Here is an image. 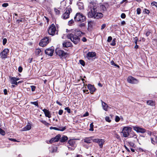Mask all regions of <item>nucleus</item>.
<instances>
[{"instance_id":"nucleus-44","label":"nucleus","mask_w":157,"mask_h":157,"mask_svg":"<svg viewBox=\"0 0 157 157\" xmlns=\"http://www.w3.org/2000/svg\"><path fill=\"white\" fill-rule=\"evenodd\" d=\"M74 23V21L73 20L71 19L68 21V24L69 25H71Z\"/></svg>"},{"instance_id":"nucleus-29","label":"nucleus","mask_w":157,"mask_h":157,"mask_svg":"<svg viewBox=\"0 0 157 157\" xmlns=\"http://www.w3.org/2000/svg\"><path fill=\"white\" fill-rule=\"evenodd\" d=\"M31 126L30 124H27L26 126L23 128V131H25L29 130L31 129Z\"/></svg>"},{"instance_id":"nucleus-55","label":"nucleus","mask_w":157,"mask_h":157,"mask_svg":"<svg viewBox=\"0 0 157 157\" xmlns=\"http://www.w3.org/2000/svg\"><path fill=\"white\" fill-rule=\"evenodd\" d=\"M63 112V110L60 109L59 110L58 113L59 115H61L62 114Z\"/></svg>"},{"instance_id":"nucleus-61","label":"nucleus","mask_w":157,"mask_h":157,"mask_svg":"<svg viewBox=\"0 0 157 157\" xmlns=\"http://www.w3.org/2000/svg\"><path fill=\"white\" fill-rule=\"evenodd\" d=\"M55 11L56 14H59L60 13V11L56 9H55Z\"/></svg>"},{"instance_id":"nucleus-2","label":"nucleus","mask_w":157,"mask_h":157,"mask_svg":"<svg viewBox=\"0 0 157 157\" xmlns=\"http://www.w3.org/2000/svg\"><path fill=\"white\" fill-rule=\"evenodd\" d=\"M84 33L79 30L75 31V34L72 33L68 34L67 36V37L68 39L71 40L75 44H77L80 41V39L79 38V36H81L83 35Z\"/></svg>"},{"instance_id":"nucleus-45","label":"nucleus","mask_w":157,"mask_h":157,"mask_svg":"<svg viewBox=\"0 0 157 157\" xmlns=\"http://www.w3.org/2000/svg\"><path fill=\"white\" fill-rule=\"evenodd\" d=\"M7 41V40L6 38H4L3 40V44L5 45L6 44Z\"/></svg>"},{"instance_id":"nucleus-35","label":"nucleus","mask_w":157,"mask_h":157,"mask_svg":"<svg viewBox=\"0 0 157 157\" xmlns=\"http://www.w3.org/2000/svg\"><path fill=\"white\" fill-rule=\"evenodd\" d=\"M101 9L104 11H105L106 10V6L104 5H102L101 6Z\"/></svg>"},{"instance_id":"nucleus-16","label":"nucleus","mask_w":157,"mask_h":157,"mask_svg":"<svg viewBox=\"0 0 157 157\" xmlns=\"http://www.w3.org/2000/svg\"><path fill=\"white\" fill-rule=\"evenodd\" d=\"M60 135L59 134L56 136L54 138H53L50 140L49 141L50 143L51 144L53 142L58 141L60 139Z\"/></svg>"},{"instance_id":"nucleus-10","label":"nucleus","mask_w":157,"mask_h":157,"mask_svg":"<svg viewBox=\"0 0 157 157\" xmlns=\"http://www.w3.org/2000/svg\"><path fill=\"white\" fill-rule=\"evenodd\" d=\"M133 128L135 131L138 133H143L146 132L145 129L137 126H133Z\"/></svg>"},{"instance_id":"nucleus-12","label":"nucleus","mask_w":157,"mask_h":157,"mask_svg":"<svg viewBox=\"0 0 157 157\" xmlns=\"http://www.w3.org/2000/svg\"><path fill=\"white\" fill-rule=\"evenodd\" d=\"M128 82L132 84H137L138 82V80L131 76H129L127 79Z\"/></svg>"},{"instance_id":"nucleus-6","label":"nucleus","mask_w":157,"mask_h":157,"mask_svg":"<svg viewBox=\"0 0 157 157\" xmlns=\"http://www.w3.org/2000/svg\"><path fill=\"white\" fill-rule=\"evenodd\" d=\"M67 145L69 149L71 148V150H74L76 146L75 140L70 139L68 141Z\"/></svg>"},{"instance_id":"nucleus-3","label":"nucleus","mask_w":157,"mask_h":157,"mask_svg":"<svg viewBox=\"0 0 157 157\" xmlns=\"http://www.w3.org/2000/svg\"><path fill=\"white\" fill-rule=\"evenodd\" d=\"M74 18L75 21L82 22L85 21L86 17L82 13H78L76 14Z\"/></svg>"},{"instance_id":"nucleus-20","label":"nucleus","mask_w":157,"mask_h":157,"mask_svg":"<svg viewBox=\"0 0 157 157\" xmlns=\"http://www.w3.org/2000/svg\"><path fill=\"white\" fill-rule=\"evenodd\" d=\"M49 128H50V129H51V130L53 129H54V130H56L60 131H64L66 129V128L65 127H63L62 128L60 127V129L56 127H50Z\"/></svg>"},{"instance_id":"nucleus-4","label":"nucleus","mask_w":157,"mask_h":157,"mask_svg":"<svg viewBox=\"0 0 157 157\" xmlns=\"http://www.w3.org/2000/svg\"><path fill=\"white\" fill-rule=\"evenodd\" d=\"M132 128L128 127H124L123 128L121 133L123 134V137H127L129 136V133L131 132Z\"/></svg>"},{"instance_id":"nucleus-11","label":"nucleus","mask_w":157,"mask_h":157,"mask_svg":"<svg viewBox=\"0 0 157 157\" xmlns=\"http://www.w3.org/2000/svg\"><path fill=\"white\" fill-rule=\"evenodd\" d=\"M93 141L94 142L97 143L99 144L100 147L101 148L102 147L103 144L105 142L104 140L100 139H94L93 140Z\"/></svg>"},{"instance_id":"nucleus-39","label":"nucleus","mask_w":157,"mask_h":157,"mask_svg":"<svg viewBox=\"0 0 157 157\" xmlns=\"http://www.w3.org/2000/svg\"><path fill=\"white\" fill-rule=\"evenodd\" d=\"M30 103L32 104H33L37 107L38 106V104L37 101L34 102H30Z\"/></svg>"},{"instance_id":"nucleus-17","label":"nucleus","mask_w":157,"mask_h":157,"mask_svg":"<svg viewBox=\"0 0 157 157\" xmlns=\"http://www.w3.org/2000/svg\"><path fill=\"white\" fill-rule=\"evenodd\" d=\"M96 54L94 52H89L87 54L86 57L88 59H90L91 58L95 56Z\"/></svg>"},{"instance_id":"nucleus-13","label":"nucleus","mask_w":157,"mask_h":157,"mask_svg":"<svg viewBox=\"0 0 157 157\" xmlns=\"http://www.w3.org/2000/svg\"><path fill=\"white\" fill-rule=\"evenodd\" d=\"M9 52L8 49H4L0 54V56L2 59H6L7 58V54Z\"/></svg>"},{"instance_id":"nucleus-9","label":"nucleus","mask_w":157,"mask_h":157,"mask_svg":"<svg viewBox=\"0 0 157 157\" xmlns=\"http://www.w3.org/2000/svg\"><path fill=\"white\" fill-rule=\"evenodd\" d=\"M54 48L53 47H51L46 49L45 51V54L50 56H52L54 53Z\"/></svg>"},{"instance_id":"nucleus-63","label":"nucleus","mask_w":157,"mask_h":157,"mask_svg":"<svg viewBox=\"0 0 157 157\" xmlns=\"http://www.w3.org/2000/svg\"><path fill=\"white\" fill-rule=\"evenodd\" d=\"M124 147H125V149L127 150V151L128 152H130V150H129V149L128 148V147L126 146L125 145H124Z\"/></svg>"},{"instance_id":"nucleus-15","label":"nucleus","mask_w":157,"mask_h":157,"mask_svg":"<svg viewBox=\"0 0 157 157\" xmlns=\"http://www.w3.org/2000/svg\"><path fill=\"white\" fill-rule=\"evenodd\" d=\"M56 52L57 55L59 56L60 57L64 56L66 55L67 53L64 52L62 50H56Z\"/></svg>"},{"instance_id":"nucleus-62","label":"nucleus","mask_w":157,"mask_h":157,"mask_svg":"<svg viewBox=\"0 0 157 157\" xmlns=\"http://www.w3.org/2000/svg\"><path fill=\"white\" fill-rule=\"evenodd\" d=\"M3 91H4V94L5 95H6L7 94V90L6 89H4Z\"/></svg>"},{"instance_id":"nucleus-22","label":"nucleus","mask_w":157,"mask_h":157,"mask_svg":"<svg viewBox=\"0 0 157 157\" xmlns=\"http://www.w3.org/2000/svg\"><path fill=\"white\" fill-rule=\"evenodd\" d=\"M57 147L56 146H53L49 148V150L52 153L56 152L57 150Z\"/></svg>"},{"instance_id":"nucleus-28","label":"nucleus","mask_w":157,"mask_h":157,"mask_svg":"<svg viewBox=\"0 0 157 157\" xmlns=\"http://www.w3.org/2000/svg\"><path fill=\"white\" fill-rule=\"evenodd\" d=\"M147 103L148 105L154 106L155 105L154 102L152 100H148L147 101Z\"/></svg>"},{"instance_id":"nucleus-7","label":"nucleus","mask_w":157,"mask_h":157,"mask_svg":"<svg viewBox=\"0 0 157 157\" xmlns=\"http://www.w3.org/2000/svg\"><path fill=\"white\" fill-rule=\"evenodd\" d=\"M72 10L70 6H68L66 8V12L63 14L62 16L63 19H66L69 18L70 13L72 12Z\"/></svg>"},{"instance_id":"nucleus-50","label":"nucleus","mask_w":157,"mask_h":157,"mask_svg":"<svg viewBox=\"0 0 157 157\" xmlns=\"http://www.w3.org/2000/svg\"><path fill=\"white\" fill-rule=\"evenodd\" d=\"M106 25L105 24H103L101 26V30H102L103 29L105 28V27Z\"/></svg>"},{"instance_id":"nucleus-5","label":"nucleus","mask_w":157,"mask_h":157,"mask_svg":"<svg viewBox=\"0 0 157 157\" xmlns=\"http://www.w3.org/2000/svg\"><path fill=\"white\" fill-rule=\"evenodd\" d=\"M51 41V38L49 37H45L43 38L39 43L40 46L43 47L47 45Z\"/></svg>"},{"instance_id":"nucleus-46","label":"nucleus","mask_w":157,"mask_h":157,"mask_svg":"<svg viewBox=\"0 0 157 157\" xmlns=\"http://www.w3.org/2000/svg\"><path fill=\"white\" fill-rule=\"evenodd\" d=\"M121 17L122 18H125L126 17V15L124 13H122L121 15Z\"/></svg>"},{"instance_id":"nucleus-23","label":"nucleus","mask_w":157,"mask_h":157,"mask_svg":"<svg viewBox=\"0 0 157 157\" xmlns=\"http://www.w3.org/2000/svg\"><path fill=\"white\" fill-rule=\"evenodd\" d=\"M129 137L132 138L134 137L135 138H136L137 137V135L132 131L131 130V132L129 133Z\"/></svg>"},{"instance_id":"nucleus-56","label":"nucleus","mask_w":157,"mask_h":157,"mask_svg":"<svg viewBox=\"0 0 157 157\" xmlns=\"http://www.w3.org/2000/svg\"><path fill=\"white\" fill-rule=\"evenodd\" d=\"M134 38L135 39V40L134 41V42H135V44H137V42L138 40V38L137 37H136Z\"/></svg>"},{"instance_id":"nucleus-25","label":"nucleus","mask_w":157,"mask_h":157,"mask_svg":"<svg viewBox=\"0 0 157 157\" xmlns=\"http://www.w3.org/2000/svg\"><path fill=\"white\" fill-rule=\"evenodd\" d=\"M35 54L36 55H41L42 54V52L41 50L39 48H37L36 49L35 51Z\"/></svg>"},{"instance_id":"nucleus-42","label":"nucleus","mask_w":157,"mask_h":157,"mask_svg":"<svg viewBox=\"0 0 157 157\" xmlns=\"http://www.w3.org/2000/svg\"><path fill=\"white\" fill-rule=\"evenodd\" d=\"M143 12L147 14H148L150 13L149 10L146 9H144L143 10Z\"/></svg>"},{"instance_id":"nucleus-38","label":"nucleus","mask_w":157,"mask_h":157,"mask_svg":"<svg viewBox=\"0 0 157 157\" xmlns=\"http://www.w3.org/2000/svg\"><path fill=\"white\" fill-rule=\"evenodd\" d=\"M151 34H152L151 32V30H148V31L147 32L146 35V36H149Z\"/></svg>"},{"instance_id":"nucleus-33","label":"nucleus","mask_w":157,"mask_h":157,"mask_svg":"<svg viewBox=\"0 0 157 157\" xmlns=\"http://www.w3.org/2000/svg\"><path fill=\"white\" fill-rule=\"evenodd\" d=\"M78 5L80 6H81L79 7V9L80 10L83 9L84 8V6L83 3H78Z\"/></svg>"},{"instance_id":"nucleus-21","label":"nucleus","mask_w":157,"mask_h":157,"mask_svg":"<svg viewBox=\"0 0 157 157\" xmlns=\"http://www.w3.org/2000/svg\"><path fill=\"white\" fill-rule=\"evenodd\" d=\"M88 89L91 91L93 92L95 91V88L94 86L91 84H88L87 85Z\"/></svg>"},{"instance_id":"nucleus-31","label":"nucleus","mask_w":157,"mask_h":157,"mask_svg":"<svg viewBox=\"0 0 157 157\" xmlns=\"http://www.w3.org/2000/svg\"><path fill=\"white\" fill-rule=\"evenodd\" d=\"M90 128L89 129V130L90 131H93L94 130V125H93V123H91L90 124Z\"/></svg>"},{"instance_id":"nucleus-8","label":"nucleus","mask_w":157,"mask_h":157,"mask_svg":"<svg viewBox=\"0 0 157 157\" xmlns=\"http://www.w3.org/2000/svg\"><path fill=\"white\" fill-rule=\"evenodd\" d=\"M56 31V28L55 25L52 24L50 26L48 29V33L52 36H54Z\"/></svg>"},{"instance_id":"nucleus-27","label":"nucleus","mask_w":157,"mask_h":157,"mask_svg":"<svg viewBox=\"0 0 157 157\" xmlns=\"http://www.w3.org/2000/svg\"><path fill=\"white\" fill-rule=\"evenodd\" d=\"M60 141L61 142H63L67 140L68 139V138L67 136H63V137L60 138Z\"/></svg>"},{"instance_id":"nucleus-58","label":"nucleus","mask_w":157,"mask_h":157,"mask_svg":"<svg viewBox=\"0 0 157 157\" xmlns=\"http://www.w3.org/2000/svg\"><path fill=\"white\" fill-rule=\"evenodd\" d=\"M9 140L11 141H12L14 142H17V141L14 139L13 138H9Z\"/></svg>"},{"instance_id":"nucleus-30","label":"nucleus","mask_w":157,"mask_h":157,"mask_svg":"<svg viewBox=\"0 0 157 157\" xmlns=\"http://www.w3.org/2000/svg\"><path fill=\"white\" fill-rule=\"evenodd\" d=\"M40 121L43 124H44L46 126H48V125L50 124L49 123L47 122L46 121L44 120H40Z\"/></svg>"},{"instance_id":"nucleus-48","label":"nucleus","mask_w":157,"mask_h":157,"mask_svg":"<svg viewBox=\"0 0 157 157\" xmlns=\"http://www.w3.org/2000/svg\"><path fill=\"white\" fill-rule=\"evenodd\" d=\"M31 90L32 91H35L36 87L35 86H31Z\"/></svg>"},{"instance_id":"nucleus-53","label":"nucleus","mask_w":157,"mask_h":157,"mask_svg":"<svg viewBox=\"0 0 157 157\" xmlns=\"http://www.w3.org/2000/svg\"><path fill=\"white\" fill-rule=\"evenodd\" d=\"M120 119L119 117L117 116H116L115 119L116 121L117 122L120 121Z\"/></svg>"},{"instance_id":"nucleus-19","label":"nucleus","mask_w":157,"mask_h":157,"mask_svg":"<svg viewBox=\"0 0 157 157\" xmlns=\"http://www.w3.org/2000/svg\"><path fill=\"white\" fill-rule=\"evenodd\" d=\"M42 111L44 112L46 117H47L49 118L51 117V114L48 110L44 109H43Z\"/></svg>"},{"instance_id":"nucleus-57","label":"nucleus","mask_w":157,"mask_h":157,"mask_svg":"<svg viewBox=\"0 0 157 157\" xmlns=\"http://www.w3.org/2000/svg\"><path fill=\"white\" fill-rule=\"evenodd\" d=\"M85 25V24L84 23H82L80 24L79 25V26L80 27H82L84 26Z\"/></svg>"},{"instance_id":"nucleus-40","label":"nucleus","mask_w":157,"mask_h":157,"mask_svg":"<svg viewBox=\"0 0 157 157\" xmlns=\"http://www.w3.org/2000/svg\"><path fill=\"white\" fill-rule=\"evenodd\" d=\"M105 120L106 121L108 122H110L111 121V120L110 119V118L109 117H105Z\"/></svg>"},{"instance_id":"nucleus-64","label":"nucleus","mask_w":157,"mask_h":157,"mask_svg":"<svg viewBox=\"0 0 157 157\" xmlns=\"http://www.w3.org/2000/svg\"><path fill=\"white\" fill-rule=\"evenodd\" d=\"M82 40L83 42H85L87 40H86V38L85 37H83L82 39Z\"/></svg>"},{"instance_id":"nucleus-52","label":"nucleus","mask_w":157,"mask_h":157,"mask_svg":"<svg viewBox=\"0 0 157 157\" xmlns=\"http://www.w3.org/2000/svg\"><path fill=\"white\" fill-rule=\"evenodd\" d=\"M23 68L21 67L20 66L18 68V70L19 72H21L22 71Z\"/></svg>"},{"instance_id":"nucleus-54","label":"nucleus","mask_w":157,"mask_h":157,"mask_svg":"<svg viewBox=\"0 0 157 157\" xmlns=\"http://www.w3.org/2000/svg\"><path fill=\"white\" fill-rule=\"evenodd\" d=\"M128 143L131 147H133L134 145L133 143L131 142H128Z\"/></svg>"},{"instance_id":"nucleus-18","label":"nucleus","mask_w":157,"mask_h":157,"mask_svg":"<svg viewBox=\"0 0 157 157\" xmlns=\"http://www.w3.org/2000/svg\"><path fill=\"white\" fill-rule=\"evenodd\" d=\"M93 137H86L83 139L84 142L87 144H90L92 142Z\"/></svg>"},{"instance_id":"nucleus-14","label":"nucleus","mask_w":157,"mask_h":157,"mask_svg":"<svg viewBox=\"0 0 157 157\" xmlns=\"http://www.w3.org/2000/svg\"><path fill=\"white\" fill-rule=\"evenodd\" d=\"M10 79V81L12 84L17 85L20 82H17V81L19 80V78H17L13 77H9Z\"/></svg>"},{"instance_id":"nucleus-49","label":"nucleus","mask_w":157,"mask_h":157,"mask_svg":"<svg viewBox=\"0 0 157 157\" xmlns=\"http://www.w3.org/2000/svg\"><path fill=\"white\" fill-rule=\"evenodd\" d=\"M112 39V38L111 36H109L108 37L107 39V41L109 42H110Z\"/></svg>"},{"instance_id":"nucleus-47","label":"nucleus","mask_w":157,"mask_h":157,"mask_svg":"<svg viewBox=\"0 0 157 157\" xmlns=\"http://www.w3.org/2000/svg\"><path fill=\"white\" fill-rule=\"evenodd\" d=\"M8 5L9 4L8 3H4L2 4V6L3 7H6L8 6Z\"/></svg>"},{"instance_id":"nucleus-60","label":"nucleus","mask_w":157,"mask_h":157,"mask_svg":"<svg viewBox=\"0 0 157 157\" xmlns=\"http://www.w3.org/2000/svg\"><path fill=\"white\" fill-rule=\"evenodd\" d=\"M151 142L152 144H155V140H154L153 139V138H151Z\"/></svg>"},{"instance_id":"nucleus-43","label":"nucleus","mask_w":157,"mask_h":157,"mask_svg":"<svg viewBox=\"0 0 157 157\" xmlns=\"http://www.w3.org/2000/svg\"><path fill=\"white\" fill-rule=\"evenodd\" d=\"M64 109L66 110H67V112L68 113H71V109L69 107H66Z\"/></svg>"},{"instance_id":"nucleus-59","label":"nucleus","mask_w":157,"mask_h":157,"mask_svg":"<svg viewBox=\"0 0 157 157\" xmlns=\"http://www.w3.org/2000/svg\"><path fill=\"white\" fill-rule=\"evenodd\" d=\"M88 115H89V113H88V112H86L84 114H83V117H85L87 116Z\"/></svg>"},{"instance_id":"nucleus-34","label":"nucleus","mask_w":157,"mask_h":157,"mask_svg":"<svg viewBox=\"0 0 157 157\" xmlns=\"http://www.w3.org/2000/svg\"><path fill=\"white\" fill-rule=\"evenodd\" d=\"M115 40H116L115 38H114L113 39V40L112 41V42L110 44L112 46H113L115 45H116Z\"/></svg>"},{"instance_id":"nucleus-1","label":"nucleus","mask_w":157,"mask_h":157,"mask_svg":"<svg viewBox=\"0 0 157 157\" xmlns=\"http://www.w3.org/2000/svg\"><path fill=\"white\" fill-rule=\"evenodd\" d=\"M89 12L88 16L89 18L99 19L101 18L103 16L102 13L97 11V8L96 4L94 2H91L89 6Z\"/></svg>"},{"instance_id":"nucleus-36","label":"nucleus","mask_w":157,"mask_h":157,"mask_svg":"<svg viewBox=\"0 0 157 157\" xmlns=\"http://www.w3.org/2000/svg\"><path fill=\"white\" fill-rule=\"evenodd\" d=\"M80 63L83 66H84L85 65V62L82 60L80 59L79 61Z\"/></svg>"},{"instance_id":"nucleus-37","label":"nucleus","mask_w":157,"mask_h":157,"mask_svg":"<svg viewBox=\"0 0 157 157\" xmlns=\"http://www.w3.org/2000/svg\"><path fill=\"white\" fill-rule=\"evenodd\" d=\"M0 133L3 136L5 134V131L1 128H0Z\"/></svg>"},{"instance_id":"nucleus-24","label":"nucleus","mask_w":157,"mask_h":157,"mask_svg":"<svg viewBox=\"0 0 157 157\" xmlns=\"http://www.w3.org/2000/svg\"><path fill=\"white\" fill-rule=\"evenodd\" d=\"M71 43L69 42H64L63 44V47L64 48H67L71 46Z\"/></svg>"},{"instance_id":"nucleus-51","label":"nucleus","mask_w":157,"mask_h":157,"mask_svg":"<svg viewBox=\"0 0 157 157\" xmlns=\"http://www.w3.org/2000/svg\"><path fill=\"white\" fill-rule=\"evenodd\" d=\"M151 4L152 5L155 6L157 7V2H153L151 3Z\"/></svg>"},{"instance_id":"nucleus-41","label":"nucleus","mask_w":157,"mask_h":157,"mask_svg":"<svg viewBox=\"0 0 157 157\" xmlns=\"http://www.w3.org/2000/svg\"><path fill=\"white\" fill-rule=\"evenodd\" d=\"M141 9L140 8H138L136 10V13L138 14H140L141 13Z\"/></svg>"},{"instance_id":"nucleus-26","label":"nucleus","mask_w":157,"mask_h":157,"mask_svg":"<svg viewBox=\"0 0 157 157\" xmlns=\"http://www.w3.org/2000/svg\"><path fill=\"white\" fill-rule=\"evenodd\" d=\"M103 109L105 111H107V110L108 106L106 103L101 101Z\"/></svg>"},{"instance_id":"nucleus-32","label":"nucleus","mask_w":157,"mask_h":157,"mask_svg":"<svg viewBox=\"0 0 157 157\" xmlns=\"http://www.w3.org/2000/svg\"><path fill=\"white\" fill-rule=\"evenodd\" d=\"M111 64L112 65H113V66H115L117 67L118 68H119L120 67L119 66V65H117V64H115L114 63V61H113V60H112V61H111Z\"/></svg>"}]
</instances>
